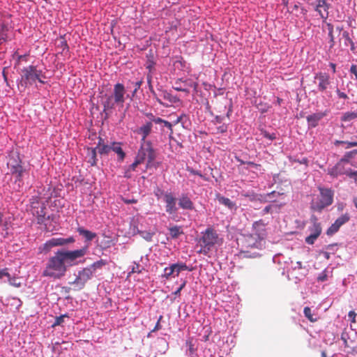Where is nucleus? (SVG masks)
I'll return each instance as SVG.
<instances>
[{"label": "nucleus", "mask_w": 357, "mask_h": 357, "mask_svg": "<svg viewBox=\"0 0 357 357\" xmlns=\"http://www.w3.org/2000/svg\"><path fill=\"white\" fill-rule=\"evenodd\" d=\"M7 166L9 172L6 174V176L11 175L15 178L13 188L20 190L23 185L22 178L26 173V170L22 165V160L17 153L12 152L9 155Z\"/></svg>", "instance_id": "2"}, {"label": "nucleus", "mask_w": 357, "mask_h": 357, "mask_svg": "<svg viewBox=\"0 0 357 357\" xmlns=\"http://www.w3.org/2000/svg\"><path fill=\"white\" fill-rule=\"evenodd\" d=\"M142 270L140 269V266L139 264H135L133 266L131 273H141Z\"/></svg>", "instance_id": "55"}, {"label": "nucleus", "mask_w": 357, "mask_h": 357, "mask_svg": "<svg viewBox=\"0 0 357 357\" xmlns=\"http://www.w3.org/2000/svg\"><path fill=\"white\" fill-rule=\"evenodd\" d=\"M348 162V160H346V159H342L340 160V162H339L337 165L339 166V171H340V175H342V174H347V172L349 170L347 169H345L344 167V165L345 163H347Z\"/></svg>", "instance_id": "32"}, {"label": "nucleus", "mask_w": 357, "mask_h": 357, "mask_svg": "<svg viewBox=\"0 0 357 357\" xmlns=\"http://www.w3.org/2000/svg\"><path fill=\"white\" fill-rule=\"evenodd\" d=\"M326 116V112H319L307 116V121L309 127L315 128L318 126L319 121Z\"/></svg>", "instance_id": "17"}, {"label": "nucleus", "mask_w": 357, "mask_h": 357, "mask_svg": "<svg viewBox=\"0 0 357 357\" xmlns=\"http://www.w3.org/2000/svg\"><path fill=\"white\" fill-rule=\"evenodd\" d=\"M46 76L41 70H38L35 66H29L22 69L21 78L17 83V88L20 91H24L36 80L44 84Z\"/></svg>", "instance_id": "1"}, {"label": "nucleus", "mask_w": 357, "mask_h": 357, "mask_svg": "<svg viewBox=\"0 0 357 357\" xmlns=\"http://www.w3.org/2000/svg\"><path fill=\"white\" fill-rule=\"evenodd\" d=\"M303 312L305 317L311 322H314L317 321V319L313 318L311 309L309 307H305Z\"/></svg>", "instance_id": "33"}, {"label": "nucleus", "mask_w": 357, "mask_h": 357, "mask_svg": "<svg viewBox=\"0 0 357 357\" xmlns=\"http://www.w3.org/2000/svg\"><path fill=\"white\" fill-rule=\"evenodd\" d=\"M44 204L40 202L38 199H35L31 203V211L33 213V211L37 210V208H40Z\"/></svg>", "instance_id": "35"}, {"label": "nucleus", "mask_w": 357, "mask_h": 357, "mask_svg": "<svg viewBox=\"0 0 357 357\" xmlns=\"http://www.w3.org/2000/svg\"><path fill=\"white\" fill-rule=\"evenodd\" d=\"M164 201L166 204V212L169 214H174L177 211L176 206V199L171 192H167L164 195Z\"/></svg>", "instance_id": "14"}, {"label": "nucleus", "mask_w": 357, "mask_h": 357, "mask_svg": "<svg viewBox=\"0 0 357 357\" xmlns=\"http://www.w3.org/2000/svg\"><path fill=\"white\" fill-rule=\"evenodd\" d=\"M88 247L84 246L81 249L73 251L59 250L63 257V259L67 266H71L77 263L78 259L84 257L87 252Z\"/></svg>", "instance_id": "10"}, {"label": "nucleus", "mask_w": 357, "mask_h": 357, "mask_svg": "<svg viewBox=\"0 0 357 357\" xmlns=\"http://www.w3.org/2000/svg\"><path fill=\"white\" fill-rule=\"evenodd\" d=\"M275 206H273V205H268V206H266L262 211L263 212V214H266V213H271L272 211V209L273 207H275Z\"/></svg>", "instance_id": "53"}, {"label": "nucleus", "mask_w": 357, "mask_h": 357, "mask_svg": "<svg viewBox=\"0 0 357 357\" xmlns=\"http://www.w3.org/2000/svg\"><path fill=\"white\" fill-rule=\"evenodd\" d=\"M153 96L154 98H155L156 101L160 104V105H165V104L162 102L161 99L160 98L158 97V95L157 93H155V91H154V93H152Z\"/></svg>", "instance_id": "59"}, {"label": "nucleus", "mask_w": 357, "mask_h": 357, "mask_svg": "<svg viewBox=\"0 0 357 357\" xmlns=\"http://www.w3.org/2000/svg\"><path fill=\"white\" fill-rule=\"evenodd\" d=\"M350 72L355 75L356 78L357 79V66L356 65H352L350 68Z\"/></svg>", "instance_id": "57"}, {"label": "nucleus", "mask_w": 357, "mask_h": 357, "mask_svg": "<svg viewBox=\"0 0 357 357\" xmlns=\"http://www.w3.org/2000/svg\"><path fill=\"white\" fill-rule=\"evenodd\" d=\"M188 171L192 174L197 175L200 177H203V175L199 171L194 170L193 169H188Z\"/></svg>", "instance_id": "60"}, {"label": "nucleus", "mask_w": 357, "mask_h": 357, "mask_svg": "<svg viewBox=\"0 0 357 357\" xmlns=\"http://www.w3.org/2000/svg\"><path fill=\"white\" fill-rule=\"evenodd\" d=\"M6 35L3 32H0V44H1L3 42L6 41Z\"/></svg>", "instance_id": "61"}, {"label": "nucleus", "mask_w": 357, "mask_h": 357, "mask_svg": "<svg viewBox=\"0 0 357 357\" xmlns=\"http://www.w3.org/2000/svg\"><path fill=\"white\" fill-rule=\"evenodd\" d=\"M143 163L137 156L135 162L130 165V169L135 170L138 165Z\"/></svg>", "instance_id": "46"}, {"label": "nucleus", "mask_w": 357, "mask_h": 357, "mask_svg": "<svg viewBox=\"0 0 357 357\" xmlns=\"http://www.w3.org/2000/svg\"><path fill=\"white\" fill-rule=\"evenodd\" d=\"M107 264V261L103 259H100V261L95 262L92 264V268L93 270H96L97 268H100L102 266Z\"/></svg>", "instance_id": "39"}, {"label": "nucleus", "mask_w": 357, "mask_h": 357, "mask_svg": "<svg viewBox=\"0 0 357 357\" xmlns=\"http://www.w3.org/2000/svg\"><path fill=\"white\" fill-rule=\"evenodd\" d=\"M159 96L160 98L165 100H167L170 103H175L178 101V99L176 96H174L166 90L160 91Z\"/></svg>", "instance_id": "23"}, {"label": "nucleus", "mask_w": 357, "mask_h": 357, "mask_svg": "<svg viewBox=\"0 0 357 357\" xmlns=\"http://www.w3.org/2000/svg\"><path fill=\"white\" fill-rule=\"evenodd\" d=\"M126 89L123 84L117 83L114 86L112 93L104 102L105 110L114 109L116 105L123 107L125 102Z\"/></svg>", "instance_id": "6"}, {"label": "nucleus", "mask_w": 357, "mask_h": 357, "mask_svg": "<svg viewBox=\"0 0 357 357\" xmlns=\"http://www.w3.org/2000/svg\"><path fill=\"white\" fill-rule=\"evenodd\" d=\"M75 241V238L72 236L68 238H52L47 242V245L50 247L62 246L68 243H72Z\"/></svg>", "instance_id": "16"}, {"label": "nucleus", "mask_w": 357, "mask_h": 357, "mask_svg": "<svg viewBox=\"0 0 357 357\" xmlns=\"http://www.w3.org/2000/svg\"><path fill=\"white\" fill-rule=\"evenodd\" d=\"M261 132L263 136L268 139L273 140L276 138V135L275 133L270 134L265 130H261Z\"/></svg>", "instance_id": "40"}, {"label": "nucleus", "mask_w": 357, "mask_h": 357, "mask_svg": "<svg viewBox=\"0 0 357 357\" xmlns=\"http://www.w3.org/2000/svg\"><path fill=\"white\" fill-rule=\"evenodd\" d=\"M176 275H178V274L183 271H192L191 268H189L188 266L184 263H176L172 264Z\"/></svg>", "instance_id": "26"}, {"label": "nucleus", "mask_w": 357, "mask_h": 357, "mask_svg": "<svg viewBox=\"0 0 357 357\" xmlns=\"http://www.w3.org/2000/svg\"><path fill=\"white\" fill-rule=\"evenodd\" d=\"M77 231L80 235H83L86 240H89V231L84 229L82 227H78Z\"/></svg>", "instance_id": "41"}, {"label": "nucleus", "mask_w": 357, "mask_h": 357, "mask_svg": "<svg viewBox=\"0 0 357 357\" xmlns=\"http://www.w3.org/2000/svg\"><path fill=\"white\" fill-rule=\"evenodd\" d=\"M341 340L343 341L345 347H350L349 342V332H348L346 329H344L341 334Z\"/></svg>", "instance_id": "30"}, {"label": "nucleus", "mask_w": 357, "mask_h": 357, "mask_svg": "<svg viewBox=\"0 0 357 357\" xmlns=\"http://www.w3.org/2000/svg\"><path fill=\"white\" fill-rule=\"evenodd\" d=\"M137 157L142 162L146 160V168H150L152 167H157L158 166V163L155 164L154 162L155 158V153L150 142L142 144L141 148L138 151Z\"/></svg>", "instance_id": "8"}, {"label": "nucleus", "mask_w": 357, "mask_h": 357, "mask_svg": "<svg viewBox=\"0 0 357 357\" xmlns=\"http://www.w3.org/2000/svg\"><path fill=\"white\" fill-rule=\"evenodd\" d=\"M212 103L213 105L214 110L219 113L222 114L226 112V115L227 117H229L230 114L232 112L231 105H229V108L227 109V105L229 104V101L226 98H218L215 96V100H212Z\"/></svg>", "instance_id": "11"}, {"label": "nucleus", "mask_w": 357, "mask_h": 357, "mask_svg": "<svg viewBox=\"0 0 357 357\" xmlns=\"http://www.w3.org/2000/svg\"><path fill=\"white\" fill-rule=\"evenodd\" d=\"M186 281L185 280H183L182 284H181V286L178 288V289L174 292V294L175 296H178V295H180V293H181V291L185 287V284H186Z\"/></svg>", "instance_id": "49"}, {"label": "nucleus", "mask_w": 357, "mask_h": 357, "mask_svg": "<svg viewBox=\"0 0 357 357\" xmlns=\"http://www.w3.org/2000/svg\"><path fill=\"white\" fill-rule=\"evenodd\" d=\"M142 80H139V81H137L135 83V89L133 91V96L135 95V93L137 91V90L140 88L142 84Z\"/></svg>", "instance_id": "54"}, {"label": "nucleus", "mask_w": 357, "mask_h": 357, "mask_svg": "<svg viewBox=\"0 0 357 357\" xmlns=\"http://www.w3.org/2000/svg\"><path fill=\"white\" fill-rule=\"evenodd\" d=\"M153 125L151 122H146L144 125L139 127L136 132L142 136V142L146 143V138L149 135L151 132Z\"/></svg>", "instance_id": "18"}, {"label": "nucleus", "mask_w": 357, "mask_h": 357, "mask_svg": "<svg viewBox=\"0 0 357 357\" xmlns=\"http://www.w3.org/2000/svg\"><path fill=\"white\" fill-rule=\"evenodd\" d=\"M266 225L262 220L255 222L252 225L253 235L260 240L264 239L266 236Z\"/></svg>", "instance_id": "15"}, {"label": "nucleus", "mask_w": 357, "mask_h": 357, "mask_svg": "<svg viewBox=\"0 0 357 357\" xmlns=\"http://www.w3.org/2000/svg\"><path fill=\"white\" fill-rule=\"evenodd\" d=\"M326 26H327V29H328V37L330 38V48H333L335 45V36L333 35V31H334V29H333V25L331 24V23H326Z\"/></svg>", "instance_id": "27"}, {"label": "nucleus", "mask_w": 357, "mask_h": 357, "mask_svg": "<svg viewBox=\"0 0 357 357\" xmlns=\"http://www.w3.org/2000/svg\"><path fill=\"white\" fill-rule=\"evenodd\" d=\"M350 143L351 142H345V141H340V140H336L335 142V145H339V144H345V149H350L351 148V146H350Z\"/></svg>", "instance_id": "47"}, {"label": "nucleus", "mask_w": 357, "mask_h": 357, "mask_svg": "<svg viewBox=\"0 0 357 357\" xmlns=\"http://www.w3.org/2000/svg\"><path fill=\"white\" fill-rule=\"evenodd\" d=\"M182 83L184 84V86H186L185 84H187V81H182L181 79H177L175 82L176 86H174V89L178 91H184L185 93H189V90L187 88L181 86Z\"/></svg>", "instance_id": "28"}, {"label": "nucleus", "mask_w": 357, "mask_h": 357, "mask_svg": "<svg viewBox=\"0 0 357 357\" xmlns=\"http://www.w3.org/2000/svg\"><path fill=\"white\" fill-rule=\"evenodd\" d=\"M342 37L345 39L346 41H347L349 43H351V38L349 36V33L347 31H344L342 32Z\"/></svg>", "instance_id": "50"}, {"label": "nucleus", "mask_w": 357, "mask_h": 357, "mask_svg": "<svg viewBox=\"0 0 357 357\" xmlns=\"http://www.w3.org/2000/svg\"><path fill=\"white\" fill-rule=\"evenodd\" d=\"M310 222L312 223V226L309 227V231H310V234L319 236L320 234H321L322 228L320 222H318L317 216L312 215L310 217Z\"/></svg>", "instance_id": "19"}, {"label": "nucleus", "mask_w": 357, "mask_h": 357, "mask_svg": "<svg viewBox=\"0 0 357 357\" xmlns=\"http://www.w3.org/2000/svg\"><path fill=\"white\" fill-rule=\"evenodd\" d=\"M169 235L172 238H177L180 235L183 234V229L181 226H174L169 229Z\"/></svg>", "instance_id": "25"}, {"label": "nucleus", "mask_w": 357, "mask_h": 357, "mask_svg": "<svg viewBox=\"0 0 357 357\" xmlns=\"http://www.w3.org/2000/svg\"><path fill=\"white\" fill-rule=\"evenodd\" d=\"M227 131V126L225 124H222L218 127H217V132L218 133H225Z\"/></svg>", "instance_id": "44"}, {"label": "nucleus", "mask_w": 357, "mask_h": 357, "mask_svg": "<svg viewBox=\"0 0 357 357\" xmlns=\"http://www.w3.org/2000/svg\"><path fill=\"white\" fill-rule=\"evenodd\" d=\"M314 83L317 84L319 92L324 93L328 98L332 97V93L329 91L331 88V81L327 73L320 72L315 74Z\"/></svg>", "instance_id": "9"}, {"label": "nucleus", "mask_w": 357, "mask_h": 357, "mask_svg": "<svg viewBox=\"0 0 357 357\" xmlns=\"http://www.w3.org/2000/svg\"><path fill=\"white\" fill-rule=\"evenodd\" d=\"M178 206L185 210H192L194 208L193 202L186 194H182L179 197Z\"/></svg>", "instance_id": "20"}, {"label": "nucleus", "mask_w": 357, "mask_h": 357, "mask_svg": "<svg viewBox=\"0 0 357 357\" xmlns=\"http://www.w3.org/2000/svg\"><path fill=\"white\" fill-rule=\"evenodd\" d=\"M318 189L319 195L312 200L310 208L314 211L321 212L324 208L333 204L334 193L330 188L319 187Z\"/></svg>", "instance_id": "5"}, {"label": "nucleus", "mask_w": 357, "mask_h": 357, "mask_svg": "<svg viewBox=\"0 0 357 357\" xmlns=\"http://www.w3.org/2000/svg\"><path fill=\"white\" fill-rule=\"evenodd\" d=\"M289 161L291 162H298L300 164H304L306 167L308 166V159L307 158H303L302 160H298L293 158L292 157H289Z\"/></svg>", "instance_id": "38"}, {"label": "nucleus", "mask_w": 357, "mask_h": 357, "mask_svg": "<svg viewBox=\"0 0 357 357\" xmlns=\"http://www.w3.org/2000/svg\"><path fill=\"white\" fill-rule=\"evenodd\" d=\"M146 116L149 119V122H153V119L155 118V116L152 113H146Z\"/></svg>", "instance_id": "64"}, {"label": "nucleus", "mask_w": 357, "mask_h": 357, "mask_svg": "<svg viewBox=\"0 0 357 357\" xmlns=\"http://www.w3.org/2000/svg\"><path fill=\"white\" fill-rule=\"evenodd\" d=\"M163 124L165 126H166L170 130L169 138L170 139L173 138V137H172V135L174 132L173 128H172L173 124L166 120H164Z\"/></svg>", "instance_id": "42"}, {"label": "nucleus", "mask_w": 357, "mask_h": 357, "mask_svg": "<svg viewBox=\"0 0 357 357\" xmlns=\"http://www.w3.org/2000/svg\"><path fill=\"white\" fill-rule=\"evenodd\" d=\"M174 273H175L174 272V267H173V266L172 264L170 266L165 268L164 273L162 275V277L165 278L166 279H169V277L172 275H173Z\"/></svg>", "instance_id": "31"}, {"label": "nucleus", "mask_w": 357, "mask_h": 357, "mask_svg": "<svg viewBox=\"0 0 357 357\" xmlns=\"http://www.w3.org/2000/svg\"><path fill=\"white\" fill-rule=\"evenodd\" d=\"M91 140L98 141L96 146L94 148H91V153L93 158H95L97 153H99L100 155L106 154L109 153L110 150H112L118 154L121 160H123L124 158L125 153L121 147L120 146L119 144L114 143L112 146L106 145L104 144V140L99 136H98L96 132L91 134Z\"/></svg>", "instance_id": "4"}, {"label": "nucleus", "mask_w": 357, "mask_h": 357, "mask_svg": "<svg viewBox=\"0 0 357 357\" xmlns=\"http://www.w3.org/2000/svg\"><path fill=\"white\" fill-rule=\"evenodd\" d=\"M350 220V215L348 213H345L339 217L333 224L327 229L326 234L328 236H332L338 231L339 229L345 223L349 222Z\"/></svg>", "instance_id": "13"}, {"label": "nucleus", "mask_w": 357, "mask_h": 357, "mask_svg": "<svg viewBox=\"0 0 357 357\" xmlns=\"http://www.w3.org/2000/svg\"><path fill=\"white\" fill-rule=\"evenodd\" d=\"M147 81H148L149 89V90H150V92H151V93H154V89H153V86H152V84H151V77H148V80H147Z\"/></svg>", "instance_id": "56"}, {"label": "nucleus", "mask_w": 357, "mask_h": 357, "mask_svg": "<svg viewBox=\"0 0 357 357\" xmlns=\"http://www.w3.org/2000/svg\"><path fill=\"white\" fill-rule=\"evenodd\" d=\"M68 317L67 314H62L61 316L56 317L54 324H52V327L61 325L64 322V319Z\"/></svg>", "instance_id": "34"}, {"label": "nucleus", "mask_w": 357, "mask_h": 357, "mask_svg": "<svg viewBox=\"0 0 357 357\" xmlns=\"http://www.w3.org/2000/svg\"><path fill=\"white\" fill-rule=\"evenodd\" d=\"M156 124H159V123H163L164 122V119L160 118V117H155L154 119H153V121Z\"/></svg>", "instance_id": "63"}, {"label": "nucleus", "mask_w": 357, "mask_h": 357, "mask_svg": "<svg viewBox=\"0 0 357 357\" xmlns=\"http://www.w3.org/2000/svg\"><path fill=\"white\" fill-rule=\"evenodd\" d=\"M162 316L160 315L159 317V319H158V321H157L154 328L151 331L152 332H155V331H158V330H160L161 328V325H160V322L162 320Z\"/></svg>", "instance_id": "51"}, {"label": "nucleus", "mask_w": 357, "mask_h": 357, "mask_svg": "<svg viewBox=\"0 0 357 357\" xmlns=\"http://www.w3.org/2000/svg\"><path fill=\"white\" fill-rule=\"evenodd\" d=\"M3 276L7 277L8 278H10V275L8 272V268H3L0 270V279H1Z\"/></svg>", "instance_id": "45"}, {"label": "nucleus", "mask_w": 357, "mask_h": 357, "mask_svg": "<svg viewBox=\"0 0 357 357\" xmlns=\"http://www.w3.org/2000/svg\"><path fill=\"white\" fill-rule=\"evenodd\" d=\"M340 172L339 171V166H337V165L332 167L331 169H328V174L333 177L338 176L340 175Z\"/></svg>", "instance_id": "36"}, {"label": "nucleus", "mask_w": 357, "mask_h": 357, "mask_svg": "<svg viewBox=\"0 0 357 357\" xmlns=\"http://www.w3.org/2000/svg\"><path fill=\"white\" fill-rule=\"evenodd\" d=\"M185 85L194 88L195 91L197 90V88L198 86V84L195 82H190V83L187 82Z\"/></svg>", "instance_id": "58"}, {"label": "nucleus", "mask_w": 357, "mask_h": 357, "mask_svg": "<svg viewBox=\"0 0 357 357\" xmlns=\"http://www.w3.org/2000/svg\"><path fill=\"white\" fill-rule=\"evenodd\" d=\"M357 118V112H347L343 114L341 117V120L343 121H350Z\"/></svg>", "instance_id": "29"}, {"label": "nucleus", "mask_w": 357, "mask_h": 357, "mask_svg": "<svg viewBox=\"0 0 357 357\" xmlns=\"http://www.w3.org/2000/svg\"><path fill=\"white\" fill-rule=\"evenodd\" d=\"M347 175L349 176L350 178H354L355 181H357V170L356 171H352L351 169H349L347 172Z\"/></svg>", "instance_id": "48"}, {"label": "nucleus", "mask_w": 357, "mask_h": 357, "mask_svg": "<svg viewBox=\"0 0 357 357\" xmlns=\"http://www.w3.org/2000/svg\"><path fill=\"white\" fill-rule=\"evenodd\" d=\"M217 199L218 200L220 204L225 205V206L230 209L234 208L236 206L235 203L233 202L231 199H229L227 197L221 196L220 195H217Z\"/></svg>", "instance_id": "24"}, {"label": "nucleus", "mask_w": 357, "mask_h": 357, "mask_svg": "<svg viewBox=\"0 0 357 357\" xmlns=\"http://www.w3.org/2000/svg\"><path fill=\"white\" fill-rule=\"evenodd\" d=\"M89 276L85 271L82 273H79V275L77 277L75 280L74 281V284L77 289L82 288L88 280Z\"/></svg>", "instance_id": "21"}, {"label": "nucleus", "mask_w": 357, "mask_h": 357, "mask_svg": "<svg viewBox=\"0 0 357 357\" xmlns=\"http://www.w3.org/2000/svg\"><path fill=\"white\" fill-rule=\"evenodd\" d=\"M319 236L310 234L308 236L305 238V243L309 245L314 244V241L317 239Z\"/></svg>", "instance_id": "37"}, {"label": "nucleus", "mask_w": 357, "mask_h": 357, "mask_svg": "<svg viewBox=\"0 0 357 357\" xmlns=\"http://www.w3.org/2000/svg\"><path fill=\"white\" fill-rule=\"evenodd\" d=\"M336 92L340 98H342V99L348 98V96L345 93L340 91L337 88L336 90Z\"/></svg>", "instance_id": "52"}, {"label": "nucleus", "mask_w": 357, "mask_h": 357, "mask_svg": "<svg viewBox=\"0 0 357 357\" xmlns=\"http://www.w3.org/2000/svg\"><path fill=\"white\" fill-rule=\"evenodd\" d=\"M202 234L200 242L204 253H207L215 245H220L222 243L217 231L212 227H208Z\"/></svg>", "instance_id": "7"}, {"label": "nucleus", "mask_w": 357, "mask_h": 357, "mask_svg": "<svg viewBox=\"0 0 357 357\" xmlns=\"http://www.w3.org/2000/svg\"><path fill=\"white\" fill-rule=\"evenodd\" d=\"M67 267L59 251H57L53 257H51L43 272V276L59 279L63 276Z\"/></svg>", "instance_id": "3"}, {"label": "nucleus", "mask_w": 357, "mask_h": 357, "mask_svg": "<svg viewBox=\"0 0 357 357\" xmlns=\"http://www.w3.org/2000/svg\"><path fill=\"white\" fill-rule=\"evenodd\" d=\"M307 3L314 7V10L319 13V16L324 20L328 16V6L326 0H303Z\"/></svg>", "instance_id": "12"}, {"label": "nucleus", "mask_w": 357, "mask_h": 357, "mask_svg": "<svg viewBox=\"0 0 357 357\" xmlns=\"http://www.w3.org/2000/svg\"><path fill=\"white\" fill-rule=\"evenodd\" d=\"M45 206L43 204L40 208L33 211V215L37 218L38 223L42 224L45 220Z\"/></svg>", "instance_id": "22"}, {"label": "nucleus", "mask_w": 357, "mask_h": 357, "mask_svg": "<svg viewBox=\"0 0 357 357\" xmlns=\"http://www.w3.org/2000/svg\"><path fill=\"white\" fill-rule=\"evenodd\" d=\"M224 119V116H222L221 114L220 115H216L215 117V120L217 123H221Z\"/></svg>", "instance_id": "62"}, {"label": "nucleus", "mask_w": 357, "mask_h": 357, "mask_svg": "<svg viewBox=\"0 0 357 357\" xmlns=\"http://www.w3.org/2000/svg\"><path fill=\"white\" fill-rule=\"evenodd\" d=\"M141 236L147 241H151L153 237V234L147 231H141Z\"/></svg>", "instance_id": "43"}]
</instances>
